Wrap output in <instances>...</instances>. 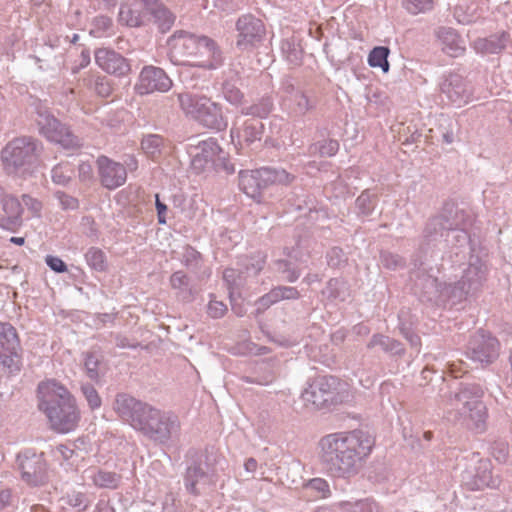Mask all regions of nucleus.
<instances>
[{"mask_svg": "<svg viewBox=\"0 0 512 512\" xmlns=\"http://www.w3.org/2000/svg\"><path fill=\"white\" fill-rule=\"evenodd\" d=\"M91 166L87 164H82L80 166V175L84 178H90L91 176Z\"/></svg>", "mask_w": 512, "mask_h": 512, "instance_id": "52", "label": "nucleus"}, {"mask_svg": "<svg viewBox=\"0 0 512 512\" xmlns=\"http://www.w3.org/2000/svg\"><path fill=\"white\" fill-rule=\"evenodd\" d=\"M115 409L135 429L158 439L168 438L180 426L176 415L161 412L127 395L117 397Z\"/></svg>", "mask_w": 512, "mask_h": 512, "instance_id": "2", "label": "nucleus"}, {"mask_svg": "<svg viewBox=\"0 0 512 512\" xmlns=\"http://www.w3.org/2000/svg\"><path fill=\"white\" fill-rule=\"evenodd\" d=\"M85 259L89 267L96 271L104 272L108 268L106 255L99 248H90L85 254Z\"/></svg>", "mask_w": 512, "mask_h": 512, "instance_id": "28", "label": "nucleus"}, {"mask_svg": "<svg viewBox=\"0 0 512 512\" xmlns=\"http://www.w3.org/2000/svg\"><path fill=\"white\" fill-rule=\"evenodd\" d=\"M443 91L447 94L450 101L457 106H462L472 100L470 85L457 76L451 77L449 81L443 85Z\"/></svg>", "mask_w": 512, "mask_h": 512, "instance_id": "19", "label": "nucleus"}, {"mask_svg": "<svg viewBox=\"0 0 512 512\" xmlns=\"http://www.w3.org/2000/svg\"><path fill=\"white\" fill-rule=\"evenodd\" d=\"M163 139L158 135H148L143 138L141 147L143 151L150 157L155 158L160 153V147Z\"/></svg>", "mask_w": 512, "mask_h": 512, "instance_id": "32", "label": "nucleus"}, {"mask_svg": "<svg viewBox=\"0 0 512 512\" xmlns=\"http://www.w3.org/2000/svg\"><path fill=\"white\" fill-rule=\"evenodd\" d=\"M257 461L254 458H249L245 461L244 467L249 472H254L257 469Z\"/></svg>", "mask_w": 512, "mask_h": 512, "instance_id": "51", "label": "nucleus"}, {"mask_svg": "<svg viewBox=\"0 0 512 512\" xmlns=\"http://www.w3.org/2000/svg\"><path fill=\"white\" fill-rule=\"evenodd\" d=\"M120 477L113 472L99 471L94 477L93 482L96 486L102 488L114 489L119 484Z\"/></svg>", "mask_w": 512, "mask_h": 512, "instance_id": "31", "label": "nucleus"}, {"mask_svg": "<svg viewBox=\"0 0 512 512\" xmlns=\"http://www.w3.org/2000/svg\"><path fill=\"white\" fill-rule=\"evenodd\" d=\"M151 3V0H130L122 4L119 22L129 27L141 26L148 17V5Z\"/></svg>", "mask_w": 512, "mask_h": 512, "instance_id": "15", "label": "nucleus"}, {"mask_svg": "<svg viewBox=\"0 0 512 512\" xmlns=\"http://www.w3.org/2000/svg\"><path fill=\"white\" fill-rule=\"evenodd\" d=\"M95 90L101 97H108L112 93V87L104 78L96 82Z\"/></svg>", "mask_w": 512, "mask_h": 512, "instance_id": "46", "label": "nucleus"}, {"mask_svg": "<svg viewBox=\"0 0 512 512\" xmlns=\"http://www.w3.org/2000/svg\"><path fill=\"white\" fill-rule=\"evenodd\" d=\"M23 202L28 207V209L31 210L33 215H39L42 209L41 202L27 195L23 196Z\"/></svg>", "mask_w": 512, "mask_h": 512, "instance_id": "48", "label": "nucleus"}, {"mask_svg": "<svg viewBox=\"0 0 512 512\" xmlns=\"http://www.w3.org/2000/svg\"><path fill=\"white\" fill-rule=\"evenodd\" d=\"M404 8L411 14L429 11L433 7V0H403Z\"/></svg>", "mask_w": 512, "mask_h": 512, "instance_id": "34", "label": "nucleus"}, {"mask_svg": "<svg viewBox=\"0 0 512 512\" xmlns=\"http://www.w3.org/2000/svg\"><path fill=\"white\" fill-rule=\"evenodd\" d=\"M455 16L457 17L458 21L462 22V23H468V22L472 21V17H464L461 14V8L460 7L456 8Z\"/></svg>", "mask_w": 512, "mask_h": 512, "instance_id": "53", "label": "nucleus"}, {"mask_svg": "<svg viewBox=\"0 0 512 512\" xmlns=\"http://www.w3.org/2000/svg\"><path fill=\"white\" fill-rule=\"evenodd\" d=\"M36 143L30 138H16L2 150L1 158L6 170L10 173L23 170L29 172L37 165L38 155Z\"/></svg>", "mask_w": 512, "mask_h": 512, "instance_id": "6", "label": "nucleus"}, {"mask_svg": "<svg viewBox=\"0 0 512 512\" xmlns=\"http://www.w3.org/2000/svg\"><path fill=\"white\" fill-rule=\"evenodd\" d=\"M83 394L85 395L91 409H97L101 406V398L94 386H84Z\"/></svg>", "mask_w": 512, "mask_h": 512, "instance_id": "38", "label": "nucleus"}, {"mask_svg": "<svg viewBox=\"0 0 512 512\" xmlns=\"http://www.w3.org/2000/svg\"><path fill=\"white\" fill-rule=\"evenodd\" d=\"M224 95L226 100L233 105H239L242 103L243 94L238 88L227 87L225 88Z\"/></svg>", "mask_w": 512, "mask_h": 512, "instance_id": "41", "label": "nucleus"}, {"mask_svg": "<svg viewBox=\"0 0 512 512\" xmlns=\"http://www.w3.org/2000/svg\"><path fill=\"white\" fill-rule=\"evenodd\" d=\"M237 31L236 46L242 52H249L257 48L266 34L263 22L250 15L239 18Z\"/></svg>", "mask_w": 512, "mask_h": 512, "instance_id": "11", "label": "nucleus"}, {"mask_svg": "<svg viewBox=\"0 0 512 512\" xmlns=\"http://www.w3.org/2000/svg\"><path fill=\"white\" fill-rule=\"evenodd\" d=\"M93 27L90 30V34L94 37L102 36L107 30L110 29L112 21L109 17L99 16L94 18L92 22Z\"/></svg>", "mask_w": 512, "mask_h": 512, "instance_id": "35", "label": "nucleus"}, {"mask_svg": "<svg viewBox=\"0 0 512 512\" xmlns=\"http://www.w3.org/2000/svg\"><path fill=\"white\" fill-rule=\"evenodd\" d=\"M466 485L471 490H483L493 487L494 480L492 476L491 462L480 460L475 468V473L469 476Z\"/></svg>", "mask_w": 512, "mask_h": 512, "instance_id": "22", "label": "nucleus"}, {"mask_svg": "<svg viewBox=\"0 0 512 512\" xmlns=\"http://www.w3.org/2000/svg\"><path fill=\"white\" fill-rule=\"evenodd\" d=\"M36 121L40 134L47 140L55 142L65 149H74L80 146L77 137L54 116L48 113H39Z\"/></svg>", "mask_w": 512, "mask_h": 512, "instance_id": "10", "label": "nucleus"}, {"mask_svg": "<svg viewBox=\"0 0 512 512\" xmlns=\"http://www.w3.org/2000/svg\"><path fill=\"white\" fill-rule=\"evenodd\" d=\"M374 445V438L362 430L331 433L319 442L320 458L332 475L349 478L359 473Z\"/></svg>", "mask_w": 512, "mask_h": 512, "instance_id": "1", "label": "nucleus"}, {"mask_svg": "<svg viewBox=\"0 0 512 512\" xmlns=\"http://www.w3.org/2000/svg\"><path fill=\"white\" fill-rule=\"evenodd\" d=\"M208 315L212 318H221L227 312V306L222 301L211 299L207 309Z\"/></svg>", "mask_w": 512, "mask_h": 512, "instance_id": "37", "label": "nucleus"}, {"mask_svg": "<svg viewBox=\"0 0 512 512\" xmlns=\"http://www.w3.org/2000/svg\"><path fill=\"white\" fill-rule=\"evenodd\" d=\"M171 286L174 289H180L188 284V278L183 272H175L170 278Z\"/></svg>", "mask_w": 512, "mask_h": 512, "instance_id": "45", "label": "nucleus"}, {"mask_svg": "<svg viewBox=\"0 0 512 512\" xmlns=\"http://www.w3.org/2000/svg\"><path fill=\"white\" fill-rule=\"evenodd\" d=\"M499 340L484 330L477 331L468 344V354L472 360L484 365L496 361L500 355Z\"/></svg>", "mask_w": 512, "mask_h": 512, "instance_id": "9", "label": "nucleus"}, {"mask_svg": "<svg viewBox=\"0 0 512 512\" xmlns=\"http://www.w3.org/2000/svg\"><path fill=\"white\" fill-rule=\"evenodd\" d=\"M38 398V407L52 430L69 433L76 429L81 419L80 410L65 386H39Z\"/></svg>", "mask_w": 512, "mask_h": 512, "instance_id": "3", "label": "nucleus"}, {"mask_svg": "<svg viewBox=\"0 0 512 512\" xmlns=\"http://www.w3.org/2000/svg\"><path fill=\"white\" fill-rule=\"evenodd\" d=\"M438 37L442 43V49L452 57H458L465 52L463 40L451 28H441Z\"/></svg>", "mask_w": 512, "mask_h": 512, "instance_id": "24", "label": "nucleus"}, {"mask_svg": "<svg viewBox=\"0 0 512 512\" xmlns=\"http://www.w3.org/2000/svg\"><path fill=\"white\" fill-rule=\"evenodd\" d=\"M469 414L466 419L467 427L476 432L482 433L487 427V408L485 404L480 400H474L468 402Z\"/></svg>", "mask_w": 512, "mask_h": 512, "instance_id": "23", "label": "nucleus"}, {"mask_svg": "<svg viewBox=\"0 0 512 512\" xmlns=\"http://www.w3.org/2000/svg\"><path fill=\"white\" fill-rule=\"evenodd\" d=\"M301 398L305 407L311 410L329 408L333 404L342 402L331 386H327V388H324V386H308L302 393Z\"/></svg>", "mask_w": 512, "mask_h": 512, "instance_id": "14", "label": "nucleus"}, {"mask_svg": "<svg viewBox=\"0 0 512 512\" xmlns=\"http://www.w3.org/2000/svg\"><path fill=\"white\" fill-rule=\"evenodd\" d=\"M151 5H148V15H152L155 22L162 30L170 29L174 23L175 16L157 0H151Z\"/></svg>", "mask_w": 512, "mask_h": 512, "instance_id": "25", "label": "nucleus"}, {"mask_svg": "<svg viewBox=\"0 0 512 512\" xmlns=\"http://www.w3.org/2000/svg\"><path fill=\"white\" fill-rule=\"evenodd\" d=\"M156 208H157V212H158L159 223H161V224L166 223L165 218H161V215L165 214V212L167 211V206L165 204H163L162 202H160L158 194H156Z\"/></svg>", "mask_w": 512, "mask_h": 512, "instance_id": "50", "label": "nucleus"}, {"mask_svg": "<svg viewBox=\"0 0 512 512\" xmlns=\"http://www.w3.org/2000/svg\"><path fill=\"white\" fill-rule=\"evenodd\" d=\"M98 174L101 184L110 190L122 186L127 179L126 168L106 156L97 159Z\"/></svg>", "mask_w": 512, "mask_h": 512, "instance_id": "13", "label": "nucleus"}, {"mask_svg": "<svg viewBox=\"0 0 512 512\" xmlns=\"http://www.w3.org/2000/svg\"><path fill=\"white\" fill-rule=\"evenodd\" d=\"M21 203L15 197L3 199V214L0 216V226L9 231L17 230L22 223Z\"/></svg>", "mask_w": 512, "mask_h": 512, "instance_id": "18", "label": "nucleus"}, {"mask_svg": "<svg viewBox=\"0 0 512 512\" xmlns=\"http://www.w3.org/2000/svg\"><path fill=\"white\" fill-rule=\"evenodd\" d=\"M263 125L258 120H248L240 128H232L231 138L237 141L241 147L249 145L256 140H260L262 135Z\"/></svg>", "mask_w": 512, "mask_h": 512, "instance_id": "21", "label": "nucleus"}, {"mask_svg": "<svg viewBox=\"0 0 512 512\" xmlns=\"http://www.w3.org/2000/svg\"><path fill=\"white\" fill-rule=\"evenodd\" d=\"M234 271L233 269H226L224 271V278L227 280L229 277L233 275Z\"/></svg>", "mask_w": 512, "mask_h": 512, "instance_id": "57", "label": "nucleus"}, {"mask_svg": "<svg viewBox=\"0 0 512 512\" xmlns=\"http://www.w3.org/2000/svg\"><path fill=\"white\" fill-rule=\"evenodd\" d=\"M231 303H232V310L239 316H242L244 311L243 309L240 307V306H237L236 304H234V299L233 297L231 296Z\"/></svg>", "mask_w": 512, "mask_h": 512, "instance_id": "55", "label": "nucleus"}, {"mask_svg": "<svg viewBox=\"0 0 512 512\" xmlns=\"http://www.w3.org/2000/svg\"><path fill=\"white\" fill-rule=\"evenodd\" d=\"M168 47L171 60L178 64L213 68L220 60L216 43L206 36L177 32L169 38Z\"/></svg>", "mask_w": 512, "mask_h": 512, "instance_id": "4", "label": "nucleus"}, {"mask_svg": "<svg viewBox=\"0 0 512 512\" xmlns=\"http://www.w3.org/2000/svg\"><path fill=\"white\" fill-rule=\"evenodd\" d=\"M68 504L78 510H83L87 507V500L83 493L77 492L68 496Z\"/></svg>", "mask_w": 512, "mask_h": 512, "instance_id": "42", "label": "nucleus"}, {"mask_svg": "<svg viewBox=\"0 0 512 512\" xmlns=\"http://www.w3.org/2000/svg\"><path fill=\"white\" fill-rule=\"evenodd\" d=\"M57 197L64 209H75L78 206V201L69 195L58 192Z\"/></svg>", "mask_w": 512, "mask_h": 512, "instance_id": "47", "label": "nucleus"}, {"mask_svg": "<svg viewBox=\"0 0 512 512\" xmlns=\"http://www.w3.org/2000/svg\"><path fill=\"white\" fill-rule=\"evenodd\" d=\"M99 361L95 357L94 354L88 353L85 358V368L87 369L89 376L91 378H94L97 375V367H98Z\"/></svg>", "mask_w": 512, "mask_h": 512, "instance_id": "43", "label": "nucleus"}, {"mask_svg": "<svg viewBox=\"0 0 512 512\" xmlns=\"http://www.w3.org/2000/svg\"><path fill=\"white\" fill-rule=\"evenodd\" d=\"M239 186L247 196L257 199L261 195L262 189L267 187L266 180L263 177V168L241 172L239 175Z\"/></svg>", "mask_w": 512, "mask_h": 512, "instance_id": "20", "label": "nucleus"}, {"mask_svg": "<svg viewBox=\"0 0 512 512\" xmlns=\"http://www.w3.org/2000/svg\"><path fill=\"white\" fill-rule=\"evenodd\" d=\"M171 86L172 81L161 68L147 66L140 72L135 91L139 95H147L154 92H166Z\"/></svg>", "mask_w": 512, "mask_h": 512, "instance_id": "12", "label": "nucleus"}, {"mask_svg": "<svg viewBox=\"0 0 512 512\" xmlns=\"http://www.w3.org/2000/svg\"><path fill=\"white\" fill-rule=\"evenodd\" d=\"M204 475H205V473L200 467L188 468L186 477H185V486L191 494H193V495L199 494V491L197 490V483L201 478L204 477Z\"/></svg>", "mask_w": 512, "mask_h": 512, "instance_id": "33", "label": "nucleus"}, {"mask_svg": "<svg viewBox=\"0 0 512 512\" xmlns=\"http://www.w3.org/2000/svg\"><path fill=\"white\" fill-rule=\"evenodd\" d=\"M339 150V143L336 140H327L320 146V155L332 157Z\"/></svg>", "mask_w": 512, "mask_h": 512, "instance_id": "40", "label": "nucleus"}, {"mask_svg": "<svg viewBox=\"0 0 512 512\" xmlns=\"http://www.w3.org/2000/svg\"><path fill=\"white\" fill-rule=\"evenodd\" d=\"M196 150L191 161V167L196 173L219 168L228 172L234 171L233 167L228 164L226 153L216 140L212 138L204 140L198 144Z\"/></svg>", "mask_w": 512, "mask_h": 512, "instance_id": "7", "label": "nucleus"}, {"mask_svg": "<svg viewBox=\"0 0 512 512\" xmlns=\"http://www.w3.org/2000/svg\"><path fill=\"white\" fill-rule=\"evenodd\" d=\"M425 437H426L427 439H429V438H430V433H425Z\"/></svg>", "mask_w": 512, "mask_h": 512, "instance_id": "59", "label": "nucleus"}, {"mask_svg": "<svg viewBox=\"0 0 512 512\" xmlns=\"http://www.w3.org/2000/svg\"><path fill=\"white\" fill-rule=\"evenodd\" d=\"M363 200V195L358 197V201H362Z\"/></svg>", "mask_w": 512, "mask_h": 512, "instance_id": "60", "label": "nucleus"}, {"mask_svg": "<svg viewBox=\"0 0 512 512\" xmlns=\"http://www.w3.org/2000/svg\"><path fill=\"white\" fill-rule=\"evenodd\" d=\"M180 107L186 116L194 119L202 126L222 131L228 125L221 106L204 95L189 93L179 94Z\"/></svg>", "mask_w": 512, "mask_h": 512, "instance_id": "5", "label": "nucleus"}, {"mask_svg": "<svg viewBox=\"0 0 512 512\" xmlns=\"http://www.w3.org/2000/svg\"><path fill=\"white\" fill-rule=\"evenodd\" d=\"M279 295L280 294H279L277 288L272 289L270 292H268L267 294H265L258 300V304L260 305V308H262L264 310V309L269 308L271 305L281 301Z\"/></svg>", "mask_w": 512, "mask_h": 512, "instance_id": "39", "label": "nucleus"}, {"mask_svg": "<svg viewBox=\"0 0 512 512\" xmlns=\"http://www.w3.org/2000/svg\"><path fill=\"white\" fill-rule=\"evenodd\" d=\"M264 262H265L264 258L260 257L258 262H257L258 263V267L256 268V271H260L262 269V267L264 265Z\"/></svg>", "mask_w": 512, "mask_h": 512, "instance_id": "58", "label": "nucleus"}, {"mask_svg": "<svg viewBox=\"0 0 512 512\" xmlns=\"http://www.w3.org/2000/svg\"><path fill=\"white\" fill-rule=\"evenodd\" d=\"M281 300L296 299L299 296L298 291L293 287H277Z\"/></svg>", "mask_w": 512, "mask_h": 512, "instance_id": "49", "label": "nucleus"}, {"mask_svg": "<svg viewBox=\"0 0 512 512\" xmlns=\"http://www.w3.org/2000/svg\"><path fill=\"white\" fill-rule=\"evenodd\" d=\"M46 263L55 272L63 273L67 271L66 264L58 257L47 256Z\"/></svg>", "mask_w": 512, "mask_h": 512, "instance_id": "44", "label": "nucleus"}, {"mask_svg": "<svg viewBox=\"0 0 512 512\" xmlns=\"http://www.w3.org/2000/svg\"><path fill=\"white\" fill-rule=\"evenodd\" d=\"M263 177L266 180L267 186L274 184L287 185L290 184L294 177L285 170H276L270 168H263Z\"/></svg>", "mask_w": 512, "mask_h": 512, "instance_id": "29", "label": "nucleus"}, {"mask_svg": "<svg viewBox=\"0 0 512 512\" xmlns=\"http://www.w3.org/2000/svg\"><path fill=\"white\" fill-rule=\"evenodd\" d=\"M22 478L31 485L42 483L46 476V464L42 456L32 455L20 460Z\"/></svg>", "mask_w": 512, "mask_h": 512, "instance_id": "17", "label": "nucleus"}, {"mask_svg": "<svg viewBox=\"0 0 512 512\" xmlns=\"http://www.w3.org/2000/svg\"><path fill=\"white\" fill-rule=\"evenodd\" d=\"M10 493L8 491H1L0 492V504L4 506L10 501Z\"/></svg>", "mask_w": 512, "mask_h": 512, "instance_id": "54", "label": "nucleus"}, {"mask_svg": "<svg viewBox=\"0 0 512 512\" xmlns=\"http://www.w3.org/2000/svg\"><path fill=\"white\" fill-rule=\"evenodd\" d=\"M390 50L384 46L374 47L368 56V64L373 68H381L384 73L389 71V62L387 60Z\"/></svg>", "mask_w": 512, "mask_h": 512, "instance_id": "27", "label": "nucleus"}, {"mask_svg": "<svg viewBox=\"0 0 512 512\" xmlns=\"http://www.w3.org/2000/svg\"><path fill=\"white\" fill-rule=\"evenodd\" d=\"M10 242L21 246L25 243V239L23 237H11Z\"/></svg>", "mask_w": 512, "mask_h": 512, "instance_id": "56", "label": "nucleus"}, {"mask_svg": "<svg viewBox=\"0 0 512 512\" xmlns=\"http://www.w3.org/2000/svg\"><path fill=\"white\" fill-rule=\"evenodd\" d=\"M74 169L68 163H61L52 170V180L59 185H66L73 177Z\"/></svg>", "mask_w": 512, "mask_h": 512, "instance_id": "30", "label": "nucleus"}, {"mask_svg": "<svg viewBox=\"0 0 512 512\" xmlns=\"http://www.w3.org/2000/svg\"><path fill=\"white\" fill-rule=\"evenodd\" d=\"M509 40V35L506 33H503L498 38H491V39H478L474 42V49L478 53L482 54H493V53H499L502 49L505 48L507 42Z\"/></svg>", "mask_w": 512, "mask_h": 512, "instance_id": "26", "label": "nucleus"}, {"mask_svg": "<svg viewBox=\"0 0 512 512\" xmlns=\"http://www.w3.org/2000/svg\"><path fill=\"white\" fill-rule=\"evenodd\" d=\"M21 346L16 329L7 322H0V365L8 373H17L21 369Z\"/></svg>", "mask_w": 512, "mask_h": 512, "instance_id": "8", "label": "nucleus"}, {"mask_svg": "<svg viewBox=\"0 0 512 512\" xmlns=\"http://www.w3.org/2000/svg\"><path fill=\"white\" fill-rule=\"evenodd\" d=\"M95 60L99 67L110 74L123 76L130 71V66L125 58L106 48L98 49L95 52Z\"/></svg>", "mask_w": 512, "mask_h": 512, "instance_id": "16", "label": "nucleus"}, {"mask_svg": "<svg viewBox=\"0 0 512 512\" xmlns=\"http://www.w3.org/2000/svg\"><path fill=\"white\" fill-rule=\"evenodd\" d=\"M307 489H309L311 491H315L316 492L315 496L317 498H326L330 494L328 483L325 480L320 479V478L312 479L307 484Z\"/></svg>", "mask_w": 512, "mask_h": 512, "instance_id": "36", "label": "nucleus"}]
</instances>
